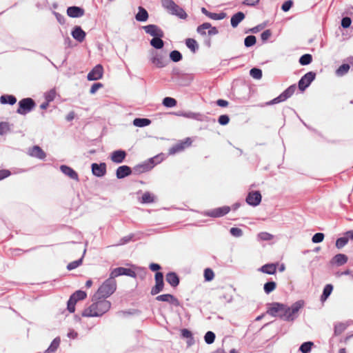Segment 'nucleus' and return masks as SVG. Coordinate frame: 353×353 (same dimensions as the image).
I'll use <instances>...</instances> for the list:
<instances>
[{
	"instance_id": "nucleus-1",
	"label": "nucleus",
	"mask_w": 353,
	"mask_h": 353,
	"mask_svg": "<svg viewBox=\"0 0 353 353\" xmlns=\"http://www.w3.org/2000/svg\"><path fill=\"white\" fill-rule=\"evenodd\" d=\"M303 305L304 301L302 300L296 301L290 307L283 303L273 302L267 304L266 313L285 321H294L298 317V312Z\"/></svg>"
},
{
	"instance_id": "nucleus-2",
	"label": "nucleus",
	"mask_w": 353,
	"mask_h": 353,
	"mask_svg": "<svg viewBox=\"0 0 353 353\" xmlns=\"http://www.w3.org/2000/svg\"><path fill=\"white\" fill-rule=\"evenodd\" d=\"M94 301L88 307L84 309L81 316L84 317L101 316L111 307V303L105 299L93 300Z\"/></svg>"
},
{
	"instance_id": "nucleus-3",
	"label": "nucleus",
	"mask_w": 353,
	"mask_h": 353,
	"mask_svg": "<svg viewBox=\"0 0 353 353\" xmlns=\"http://www.w3.org/2000/svg\"><path fill=\"white\" fill-rule=\"evenodd\" d=\"M116 289V281L110 276V277L102 283L97 292L94 294L93 300L109 297L115 292Z\"/></svg>"
},
{
	"instance_id": "nucleus-4",
	"label": "nucleus",
	"mask_w": 353,
	"mask_h": 353,
	"mask_svg": "<svg viewBox=\"0 0 353 353\" xmlns=\"http://www.w3.org/2000/svg\"><path fill=\"white\" fill-rule=\"evenodd\" d=\"M161 5L171 15L176 16L181 19H185L188 17L183 8L178 6L173 0H161Z\"/></svg>"
},
{
	"instance_id": "nucleus-5",
	"label": "nucleus",
	"mask_w": 353,
	"mask_h": 353,
	"mask_svg": "<svg viewBox=\"0 0 353 353\" xmlns=\"http://www.w3.org/2000/svg\"><path fill=\"white\" fill-rule=\"evenodd\" d=\"M19 108L17 112L21 115H25L31 112L36 106L35 101L32 98H24L19 101Z\"/></svg>"
},
{
	"instance_id": "nucleus-6",
	"label": "nucleus",
	"mask_w": 353,
	"mask_h": 353,
	"mask_svg": "<svg viewBox=\"0 0 353 353\" xmlns=\"http://www.w3.org/2000/svg\"><path fill=\"white\" fill-rule=\"evenodd\" d=\"M158 157H154L149 159L148 161H145L141 163L136 165L132 168V172L134 174H140L152 170L156 163L154 162V159H157Z\"/></svg>"
},
{
	"instance_id": "nucleus-7",
	"label": "nucleus",
	"mask_w": 353,
	"mask_h": 353,
	"mask_svg": "<svg viewBox=\"0 0 353 353\" xmlns=\"http://www.w3.org/2000/svg\"><path fill=\"white\" fill-rule=\"evenodd\" d=\"M296 89V86L295 84L291 85L287 89H285L281 94H279L277 97L274 99L266 103L267 105H270L276 103H279L280 102L285 101L288 98H290L294 93Z\"/></svg>"
},
{
	"instance_id": "nucleus-8",
	"label": "nucleus",
	"mask_w": 353,
	"mask_h": 353,
	"mask_svg": "<svg viewBox=\"0 0 353 353\" xmlns=\"http://www.w3.org/2000/svg\"><path fill=\"white\" fill-rule=\"evenodd\" d=\"M316 73L314 72H308L305 74L299 81L298 87L299 89L303 92L305 90L310 86L311 83L315 79Z\"/></svg>"
},
{
	"instance_id": "nucleus-9",
	"label": "nucleus",
	"mask_w": 353,
	"mask_h": 353,
	"mask_svg": "<svg viewBox=\"0 0 353 353\" xmlns=\"http://www.w3.org/2000/svg\"><path fill=\"white\" fill-rule=\"evenodd\" d=\"M155 285L151 289L150 294L156 295L163 291L164 288L163 274L161 272H157L154 275Z\"/></svg>"
},
{
	"instance_id": "nucleus-10",
	"label": "nucleus",
	"mask_w": 353,
	"mask_h": 353,
	"mask_svg": "<svg viewBox=\"0 0 353 353\" xmlns=\"http://www.w3.org/2000/svg\"><path fill=\"white\" fill-rule=\"evenodd\" d=\"M122 275L128 276L132 278L137 277V274L133 270L130 269V268H123V267H119V268L113 269L111 271L110 274V276L112 278H113L114 279L116 277H117L119 276H122Z\"/></svg>"
},
{
	"instance_id": "nucleus-11",
	"label": "nucleus",
	"mask_w": 353,
	"mask_h": 353,
	"mask_svg": "<svg viewBox=\"0 0 353 353\" xmlns=\"http://www.w3.org/2000/svg\"><path fill=\"white\" fill-rule=\"evenodd\" d=\"M192 143V141L191 138L187 137L185 139V140L181 141L179 143H177L176 144L174 145L172 147H171L169 149V154H174L176 153L181 152L183 151L186 148H188L191 145Z\"/></svg>"
},
{
	"instance_id": "nucleus-12",
	"label": "nucleus",
	"mask_w": 353,
	"mask_h": 353,
	"mask_svg": "<svg viewBox=\"0 0 353 353\" xmlns=\"http://www.w3.org/2000/svg\"><path fill=\"white\" fill-rule=\"evenodd\" d=\"M261 194L259 191L250 192L245 199L246 203L252 206H257L261 201Z\"/></svg>"
},
{
	"instance_id": "nucleus-13",
	"label": "nucleus",
	"mask_w": 353,
	"mask_h": 353,
	"mask_svg": "<svg viewBox=\"0 0 353 353\" xmlns=\"http://www.w3.org/2000/svg\"><path fill=\"white\" fill-rule=\"evenodd\" d=\"M92 174L97 177H102L105 175L107 172V166L105 163H93L91 165Z\"/></svg>"
},
{
	"instance_id": "nucleus-14",
	"label": "nucleus",
	"mask_w": 353,
	"mask_h": 353,
	"mask_svg": "<svg viewBox=\"0 0 353 353\" xmlns=\"http://www.w3.org/2000/svg\"><path fill=\"white\" fill-rule=\"evenodd\" d=\"M145 32L152 36L153 37H164V32L157 25L154 24H150L147 25L143 27Z\"/></svg>"
},
{
	"instance_id": "nucleus-15",
	"label": "nucleus",
	"mask_w": 353,
	"mask_h": 353,
	"mask_svg": "<svg viewBox=\"0 0 353 353\" xmlns=\"http://www.w3.org/2000/svg\"><path fill=\"white\" fill-rule=\"evenodd\" d=\"M230 211L229 206H223L206 212L205 214L210 217L218 218L227 214Z\"/></svg>"
},
{
	"instance_id": "nucleus-16",
	"label": "nucleus",
	"mask_w": 353,
	"mask_h": 353,
	"mask_svg": "<svg viewBox=\"0 0 353 353\" xmlns=\"http://www.w3.org/2000/svg\"><path fill=\"white\" fill-rule=\"evenodd\" d=\"M103 68L101 64L95 65L88 74L87 78L89 81H96L102 78Z\"/></svg>"
},
{
	"instance_id": "nucleus-17",
	"label": "nucleus",
	"mask_w": 353,
	"mask_h": 353,
	"mask_svg": "<svg viewBox=\"0 0 353 353\" xmlns=\"http://www.w3.org/2000/svg\"><path fill=\"white\" fill-rule=\"evenodd\" d=\"M155 299L158 301L168 302L174 306H179L180 302L174 296L170 294H164L157 296Z\"/></svg>"
},
{
	"instance_id": "nucleus-18",
	"label": "nucleus",
	"mask_w": 353,
	"mask_h": 353,
	"mask_svg": "<svg viewBox=\"0 0 353 353\" xmlns=\"http://www.w3.org/2000/svg\"><path fill=\"white\" fill-rule=\"evenodd\" d=\"M28 154L40 160H43L46 157V152L39 145H34L29 148Z\"/></svg>"
},
{
	"instance_id": "nucleus-19",
	"label": "nucleus",
	"mask_w": 353,
	"mask_h": 353,
	"mask_svg": "<svg viewBox=\"0 0 353 353\" xmlns=\"http://www.w3.org/2000/svg\"><path fill=\"white\" fill-rule=\"evenodd\" d=\"M60 170L63 174H64L65 176H68L71 179H73L76 181H79L78 173L70 166H68L66 165H61L60 166Z\"/></svg>"
},
{
	"instance_id": "nucleus-20",
	"label": "nucleus",
	"mask_w": 353,
	"mask_h": 353,
	"mask_svg": "<svg viewBox=\"0 0 353 353\" xmlns=\"http://www.w3.org/2000/svg\"><path fill=\"white\" fill-rule=\"evenodd\" d=\"M71 35L78 42L81 43L84 41L86 33L80 26H76L73 28Z\"/></svg>"
},
{
	"instance_id": "nucleus-21",
	"label": "nucleus",
	"mask_w": 353,
	"mask_h": 353,
	"mask_svg": "<svg viewBox=\"0 0 353 353\" xmlns=\"http://www.w3.org/2000/svg\"><path fill=\"white\" fill-rule=\"evenodd\" d=\"M127 153L125 150H117L112 152L110 159L115 163H121L125 159Z\"/></svg>"
},
{
	"instance_id": "nucleus-22",
	"label": "nucleus",
	"mask_w": 353,
	"mask_h": 353,
	"mask_svg": "<svg viewBox=\"0 0 353 353\" xmlns=\"http://www.w3.org/2000/svg\"><path fill=\"white\" fill-rule=\"evenodd\" d=\"M132 173V169L128 165L119 166L116 170V176L119 179L130 176Z\"/></svg>"
},
{
	"instance_id": "nucleus-23",
	"label": "nucleus",
	"mask_w": 353,
	"mask_h": 353,
	"mask_svg": "<svg viewBox=\"0 0 353 353\" xmlns=\"http://www.w3.org/2000/svg\"><path fill=\"white\" fill-rule=\"evenodd\" d=\"M151 61L157 68H163L168 64V62L167 59L163 55L158 53H156V54L152 57Z\"/></svg>"
},
{
	"instance_id": "nucleus-24",
	"label": "nucleus",
	"mask_w": 353,
	"mask_h": 353,
	"mask_svg": "<svg viewBox=\"0 0 353 353\" xmlns=\"http://www.w3.org/2000/svg\"><path fill=\"white\" fill-rule=\"evenodd\" d=\"M84 9L78 6H70L67 9L68 15L72 18L81 17L84 14Z\"/></svg>"
},
{
	"instance_id": "nucleus-25",
	"label": "nucleus",
	"mask_w": 353,
	"mask_h": 353,
	"mask_svg": "<svg viewBox=\"0 0 353 353\" xmlns=\"http://www.w3.org/2000/svg\"><path fill=\"white\" fill-rule=\"evenodd\" d=\"M165 280L172 288L177 287L180 283L179 276L174 272L167 273Z\"/></svg>"
},
{
	"instance_id": "nucleus-26",
	"label": "nucleus",
	"mask_w": 353,
	"mask_h": 353,
	"mask_svg": "<svg viewBox=\"0 0 353 353\" xmlns=\"http://www.w3.org/2000/svg\"><path fill=\"white\" fill-rule=\"evenodd\" d=\"M277 263H267L262 265L259 271L267 274H275L276 272Z\"/></svg>"
},
{
	"instance_id": "nucleus-27",
	"label": "nucleus",
	"mask_w": 353,
	"mask_h": 353,
	"mask_svg": "<svg viewBox=\"0 0 353 353\" xmlns=\"http://www.w3.org/2000/svg\"><path fill=\"white\" fill-rule=\"evenodd\" d=\"M245 14L242 12H238L233 14L230 19V23L232 28H236L239 24L245 19Z\"/></svg>"
},
{
	"instance_id": "nucleus-28",
	"label": "nucleus",
	"mask_w": 353,
	"mask_h": 353,
	"mask_svg": "<svg viewBox=\"0 0 353 353\" xmlns=\"http://www.w3.org/2000/svg\"><path fill=\"white\" fill-rule=\"evenodd\" d=\"M347 260L348 258L345 254H337L332 259L331 263L337 266H341L346 263Z\"/></svg>"
},
{
	"instance_id": "nucleus-29",
	"label": "nucleus",
	"mask_w": 353,
	"mask_h": 353,
	"mask_svg": "<svg viewBox=\"0 0 353 353\" xmlns=\"http://www.w3.org/2000/svg\"><path fill=\"white\" fill-rule=\"evenodd\" d=\"M181 336L183 338L187 339L186 343H187L188 347H190L194 344L195 341L193 337L192 333L189 330L185 329V328L182 329L181 330Z\"/></svg>"
},
{
	"instance_id": "nucleus-30",
	"label": "nucleus",
	"mask_w": 353,
	"mask_h": 353,
	"mask_svg": "<svg viewBox=\"0 0 353 353\" xmlns=\"http://www.w3.org/2000/svg\"><path fill=\"white\" fill-rule=\"evenodd\" d=\"M148 13L147 10L141 7H139V10L137 14L135 15V19L137 21L144 22L146 21L148 19Z\"/></svg>"
},
{
	"instance_id": "nucleus-31",
	"label": "nucleus",
	"mask_w": 353,
	"mask_h": 353,
	"mask_svg": "<svg viewBox=\"0 0 353 353\" xmlns=\"http://www.w3.org/2000/svg\"><path fill=\"white\" fill-rule=\"evenodd\" d=\"M333 290V285L332 284H327L323 290V293L321 295L320 300L322 303L325 302L328 297L330 296Z\"/></svg>"
},
{
	"instance_id": "nucleus-32",
	"label": "nucleus",
	"mask_w": 353,
	"mask_h": 353,
	"mask_svg": "<svg viewBox=\"0 0 353 353\" xmlns=\"http://www.w3.org/2000/svg\"><path fill=\"white\" fill-rule=\"evenodd\" d=\"M0 102L1 104L14 105L17 102V98L14 95L4 94L1 96Z\"/></svg>"
},
{
	"instance_id": "nucleus-33",
	"label": "nucleus",
	"mask_w": 353,
	"mask_h": 353,
	"mask_svg": "<svg viewBox=\"0 0 353 353\" xmlns=\"http://www.w3.org/2000/svg\"><path fill=\"white\" fill-rule=\"evenodd\" d=\"M150 123L151 121L147 118H136L133 121V125L140 128L148 126Z\"/></svg>"
},
{
	"instance_id": "nucleus-34",
	"label": "nucleus",
	"mask_w": 353,
	"mask_h": 353,
	"mask_svg": "<svg viewBox=\"0 0 353 353\" xmlns=\"http://www.w3.org/2000/svg\"><path fill=\"white\" fill-rule=\"evenodd\" d=\"M185 45L193 53H195L199 50V45L194 39H186Z\"/></svg>"
},
{
	"instance_id": "nucleus-35",
	"label": "nucleus",
	"mask_w": 353,
	"mask_h": 353,
	"mask_svg": "<svg viewBox=\"0 0 353 353\" xmlns=\"http://www.w3.org/2000/svg\"><path fill=\"white\" fill-rule=\"evenodd\" d=\"M60 339L56 337L50 343L48 348L44 352V353H54L56 352L60 344Z\"/></svg>"
},
{
	"instance_id": "nucleus-36",
	"label": "nucleus",
	"mask_w": 353,
	"mask_h": 353,
	"mask_svg": "<svg viewBox=\"0 0 353 353\" xmlns=\"http://www.w3.org/2000/svg\"><path fill=\"white\" fill-rule=\"evenodd\" d=\"M350 68V66L348 63H343L336 70L335 74L337 77H343L348 72Z\"/></svg>"
},
{
	"instance_id": "nucleus-37",
	"label": "nucleus",
	"mask_w": 353,
	"mask_h": 353,
	"mask_svg": "<svg viewBox=\"0 0 353 353\" xmlns=\"http://www.w3.org/2000/svg\"><path fill=\"white\" fill-rule=\"evenodd\" d=\"M163 37H154L150 40V45L155 49L159 50L163 48L164 41Z\"/></svg>"
},
{
	"instance_id": "nucleus-38",
	"label": "nucleus",
	"mask_w": 353,
	"mask_h": 353,
	"mask_svg": "<svg viewBox=\"0 0 353 353\" xmlns=\"http://www.w3.org/2000/svg\"><path fill=\"white\" fill-rule=\"evenodd\" d=\"M12 124H10L6 121L0 122V135L3 136L11 131V127Z\"/></svg>"
},
{
	"instance_id": "nucleus-39",
	"label": "nucleus",
	"mask_w": 353,
	"mask_h": 353,
	"mask_svg": "<svg viewBox=\"0 0 353 353\" xmlns=\"http://www.w3.org/2000/svg\"><path fill=\"white\" fill-rule=\"evenodd\" d=\"M155 201L154 196L150 192H145L141 196V203H152Z\"/></svg>"
},
{
	"instance_id": "nucleus-40",
	"label": "nucleus",
	"mask_w": 353,
	"mask_h": 353,
	"mask_svg": "<svg viewBox=\"0 0 353 353\" xmlns=\"http://www.w3.org/2000/svg\"><path fill=\"white\" fill-rule=\"evenodd\" d=\"M276 288V282L273 281H269L266 282L263 285V290L265 294H269L273 292Z\"/></svg>"
},
{
	"instance_id": "nucleus-41",
	"label": "nucleus",
	"mask_w": 353,
	"mask_h": 353,
	"mask_svg": "<svg viewBox=\"0 0 353 353\" xmlns=\"http://www.w3.org/2000/svg\"><path fill=\"white\" fill-rule=\"evenodd\" d=\"M86 296V292L80 290H77L70 296V297H72V299H73L76 302L85 299Z\"/></svg>"
},
{
	"instance_id": "nucleus-42",
	"label": "nucleus",
	"mask_w": 353,
	"mask_h": 353,
	"mask_svg": "<svg viewBox=\"0 0 353 353\" xmlns=\"http://www.w3.org/2000/svg\"><path fill=\"white\" fill-rule=\"evenodd\" d=\"M312 61V56L310 54H305L302 55L299 60L301 65H307Z\"/></svg>"
},
{
	"instance_id": "nucleus-43",
	"label": "nucleus",
	"mask_w": 353,
	"mask_h": 353,
	"mask_svg": "<svg viewBox=\"0 0 353 353\" xmlns=\"http://www.w3.org/2000/svg\"><path fill=\"white\" fill-rule=\"evenodd\" d=\"M314 343L312 341L304 342L299 347V351H301L302 353H309L311 351L312 347Z\"/></svg>"
},
{
	"instance_id": "nucleus-44",
	"label": "nucleus",
	"mask_w": 353,
	"mask_h": 353,
	"mask_svg": "<svg viewBox=\"0 0 353 353\" xmlns=\"http://www.w3.org/2000/svg\"><path fill=\"white\" fill-rule=\"evenodd\" d=\"M208 28H210V23H208V22L203 23L197 27L196 32L201 36H205L208 34V32H206L205 30Z\"/></svg>"
},
{
	"instance_id": "nucleus-45",
	"label": "nucleus",
	"mask_w": 353,
	"mask_h": 353,
	"mask_svg": "<svg viewBox=\"0 0 353 353\" xmlns=\"http://www.w3.org/2000/svg\"><path fill=\"white\" fill-rule=\"evenodd\" d=\"M176 100L174 98L166 97L163 99L162 104L166 108H172L176 105Z\"/></svg>"
},
{
	"instance_id": "nucleus-46",
	"label": "nucleus",
	"mask_w": 353,
	"mask_h": 353,
	"mask_svg": "<svg viewBox=\"0 0 353 353\" xmlns=\"http://www.w3.org/2000/svg\"><path fill=\"white\" fill-rule=\"evenodd\" d=\"M170 58L174 62H179L183 59L182 54L178 50H172L170 53Z\"/></svg>"
},
{
	"instance_id": "nucleus-47",
	"label": "nucleus",
	"mask_w": 353,
	"mask_h": 353,
	"mask_svg": "<svg viewBox=\"0 0 353 353\" xmlns=\"http://www.w3.org/2000/svg\"><path fill=\"white\" fill-rule=\"evenodd\" d=\"M256 42V37L254 35L247 36L244 39V45L247 48L253 46Z\"/></svg>"
},
{
	"instance_id": "nucleus-48",
	"label": "nucleus",
	"mask_w": 353,
	"mask_h": 353,
	"mask_svg": "<svg viewBox=\"0 0 353 353\" xmlns=\"http://www.w3.org/2000/svg\"><path fill=\"white\" fill-rule=\"evenodd\" d=\"M250 75L255 79H261L262 77V70L257 68H253L250 70Z\"/></svg>"
},
{
	"instance_id": "nucleus-49",
	"label": "nucleus",
	"mask_w": 353,
	"mask_h": 353,
	"mask_svg": "<svg viewBox=\"0 0 353 353\" xmlns=\"http://www.w3.org/2000/svg\"><path fill=\"white\" fill-rule=\"evenodd\" d=\"M215 337V334L213 332L208 331L205 333L204 336L205 342L208 345L212 344L214 343Z\"/></svg>"
},
{
	"instance_id": "nucleus-50",
	"label": "nucleus",
	"mask_w": 353,
	"mask_h": 353,
	"mask_svg": "<svg viewBox=\"0 0 353 353\" xmlns=\"http://www.w3.org/2000/svg\"><path fill=\"white\" fill-rule=\"evenodd\" d=\"M348 243L347 238L345 234L343 237L338 238L336 241V247L338 249H341Z\"/></svg>"
},
{
	"instance_id": "nucleus-51",
	"label": "nucleus",
	"mask_w": 353,
	"mask_h": 353,
	"mask_svg": "<svg viewBox=\"0 0 353 353\" xmlns=\"http://www.w3.org/2000/svg\"><path fill=\"white\" fill-rule=\"evenodd\" d=\"M83 257V256H82L81 258H80L78 260L72 261L70 263H68L67 265V269L70 271V270H74L75 268H78L79 265H81L82 264Z\"/></svg>"
},
{
	"instance_id": "nucleus-52",
	"label": "nucleus",
	"mask_w": 353,
	"mask_h": 353,
	"mask_svg": "<svg viewBox=\"0 0 353 353\" xmlns=\"http://www.w3.org/2000/svg\"><path fill=\"white\" fill-rule=\"evenodd\" d=\"M214 277V272L210 268H206L204 270V279L206 281H212Z\"/></svg>"
},
{
	"instance_id": "nucleus-53",
	"label": "nucleus",
	"mask_w": 353,
	"mask_h": 353,
	"mask_svg": "<svg viewBox=\"0 0 353 353\" xmlns=\"http://www.w3.org/2000/svg\"><path fill=\"white\" fill-rule=\"evenodd\" d=\"M226 13L221 12L220 13L210 12L209 18L213 20H221L225 18Z\"/></svg>"
},
{
	"instance_id": "nucleus-54",
	"label": "nucleus",
	"mask_w": 353,
	"mask_h": 353,
	"mask_svg": "<svg viewBox=\"0 0 353 353\" xmlns=\"http://www.w3.org/2000/svg\"><path fill=\"white\" fill-rule=\"evenodd\" d=\"M324 234L321 232H317L314 234L312 238V241L314 243H319L323 241L324 239Z\"/></svg>"
},
{
	"instance_id": "nucleus-55",
	"label": "nucleus",
	"mask_w": 353,
	"mask_h": 353,
	"mask_svg": "<svg viewBox=\"0 0 353 353\" xmlns=\"http://www.w3.org/2000/svg\"><path fill=\"white\" fill-rule=\"evenodd\" d=\"M76 303L77 302L70 296L67 302V309L70 313L74 312Z\"/></svg>"
},
{
	"instance_id": "nucleus-56",
	"label": "nucleus",
	"mask_w": 353,
	"mask_h": 353,
	"mask_svg": "<svg viewBox=\"0 0 353 353\" xmlns=\"http://www.w3.org/2000/svg\"><path fill=\"white\" fill-rule=\"evenodd\" d=\"M55 96L56 91L54 89H52L45 94V99L46 101H48V102H51L54 99Z\"/></svg>"
},
{
	"instance_id": "nucleus-57",
	"label": "nucleus",
	"mask_w": 353,
	"mask_h": 353,
	"mask_svg": "<svg viewBox=\"0 0 353 353\" xmlns=\"http://www.w3.org/2000/svg\"><path fill=\"white\" fill-rule=\"evenodd\" d=\"M352 19L349 17H343L341 19V25L343 28H348L351 26Z\"/></svg>"
},
{
	"instance_id": "nucleus-58",
	"label": "nucleus",
	"mask_w": 353,
	"mask_h": 353,
	"mask_svg": "<svg viewBox=\"0 0 353 353\" xmlns=\"http://www.w3.org/2000/svg\"><path fill=\"white\" fill-rule=\"evenodd\" d=\"M230 121V117L227 114H222L219 116L218 119V122L221 125H227Z\"/></svg>"
},
{
	"instance_id": "nucleus-59",
	"label": "nucleus",
	"mask_w": 353,
	"mask_h": 353,
	"mask_svg": "<svg viewBox=\"0 0 353 353\" xmlns=\"http://www.w3.org/2000/svg\"><path fill=\"white\" fill-rule=\"evenodd\" d=\"M230 234L235 237H240L243 235V231L239 228H232L230 230Z\"/></svg>"
},
{
	"instance_id": "nucleus-60",
	"label": "nucleus",
	"mask_w": 353,
	"mask_h": 353,
	"mask_svg": "<svg viewBox=\"0 0 353 353\" xmlns=\"http://www.w3.org/2000/svg\"><path fill=\"white\" fill-rule=\"evenodd\" d=\"M134 234H130L128 236H125L121 239L120 240V245H124L128 243H129L131 241H134Z\"/></svg>"
},
{
	"instance_id": "nucleus-61",
	"label": "nucleus",
	"mask_w": 353,
	"mask_h": 353,
	"mask_svg": "<svg viewBox=\"0 0 353 353\" xmlns=\"http://www.w3.org/2000/svg\"><path fill=\"white\" fill-rule=\"evenodd\" d=\"M293 6V1L292 0H288L285 1L281 6V10L283 12H288Z\"/></svg>"
},
{
	"instance_id": "nucleus-62",
	"label": "nucleus",
	"mask_w": 353,
	"mask_h": 353,
	"mask_svg": "<svg viewBox=\"0 0 353 353\" xmlns=\"http://www.w3.org/2000/svg\"><path fill=\"white\" fill-rule=\"evenodd\" d=\"M258 236L260 239L263 241H270L272 239V235L266 232H260L258 234Z\"/></svg>"
},
{
	"instance_id": "nucleus-63",
	"label": "nucleus",
	"mask_w": 353,
	"mask_h": 353,
	"mask_svg": "<svg viewBox=\"0 0 353 353\" xmlns=\"http://www.w3.org/2000/svg\"><path fill=\"white\" fill-rule=\"evenodd\" d=\"M272 35V32L270 30H266L263 31L261 34V40L265 42Z\"/></svg>"
},
{
	"instance_id": "nucleus-64",
	"label": "nucleus",
	"mask_w": 353,
	"mask_h": 353,
	"mask_svg": "<svg viewBox=\"0 0 353 353\" xmlns=\"http://www.w3.org/2000/svg\"><path fill=\"white\" fill-rule=\"evenodd\" d=\"M103 87L101 83H95L90 88V93L94 94L99 88Z\"/></svg>"
}]
</instances>
